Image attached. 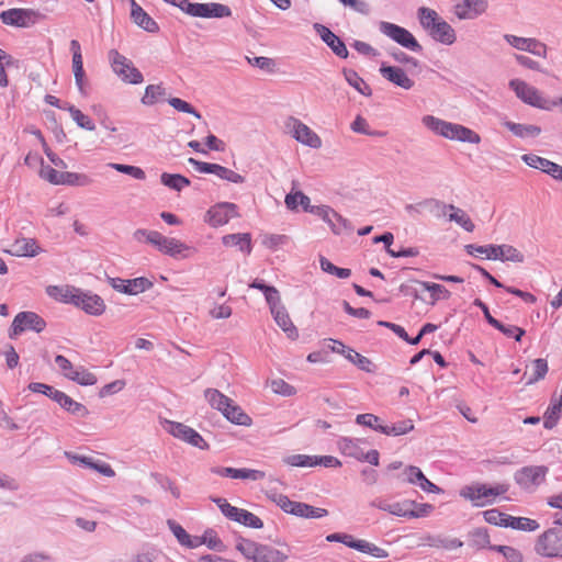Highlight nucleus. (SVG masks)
<instances>
[{
    "label": "nucleus",
    "instance_id": "obj_1",
    "mask_svg": "<svg viewBox=\"0 0 562 562\" xmlns=\"http://www.w3.org/2000/svg\"><path fill=\"white\" fill-rule=\"evenodd\" d=\"M236 548L250 562H285L289 559L286 552L251 540L244 539Z\"/></svg>",
    "mask_w": 562,
    "mask_h": 562
},
{
    "label": "nucleus",
    "instance_id": "obj_2",
    "mask_svg": "<svg viewBox=\"0 0 562 562\" xmlns=\"http://www.w3.org/2000/svg\"><path fill=\"white\" fill-rule=\"evenodd\" d=\"M509 486L505 483L495 485H486L483 483H474L464 486L460 494L470 501L473 506L484 507L495 503L496 498L507 493Z\"/></svg>",
    "mask_w": 562,
    "mask_h": 562
},
{
    "label": "nucleus",
    "instance_id": "obj_3",
    "mask_svg": "<svg viewBox=\"0 0 562 562\" xmlns=\"http://www.w3.org/2000/svg\"><path fill=\"white\" fill-rule=\"evenodd\" d=\"M509 89L525 104L543 111H551L550 100L535 86L522 79H512L508 83Z\"/></svg>",
    "mask_w": 562,
    "mask_h": 562
},
{
    "label": "nucleus",
    "instance_id": "obj_4",
    "mask_svg": "<svg viewBox=\"0 0 562 562\" xmlns=\"http://www.w3.org/2000/svg\"><path fill=\"white\" fill-rule=\"evenodd\" d=\"M270 499L284 513L302 518H323L328 515L327 509L314 507L306 503L291 501L286 495L272 493Z\"/></svg>",
    "mask_w": 562,
    "mask_h": 562
},
{
    "label": "nucleus",
    "instance_id": "obj_5",
    "mask_svg": "<svg viewBox=\"0 0 562 562\" xmlns=\"http://www.w3.org/2000/svg\"><path fill=\"white\" fill-rule=\"evenodd\" d=\"M46 15L32 8H12L0 13L3 24L20 29H29L44 21Z\"/></svg>",
    "mask_w": 562,
    "mask_h": 562
},
{
    "label": "nucleus",
    "instance_id": "obj_6",
    "mask_svg": "<svg viewBox=\"0 0 562 562\" xmlns=\"http://www.w3.org/2000/svg\"><path fill=\"white\" fill-rule=\"evenodd\" d=\"M109 59L114 74L124 82L138 85L144 81L142 72L134 67L133 63L117 50L112 49L109 53Z\"/></svg>",
    "mask_w": 562,
    "mask_h": 562
},
{
    "label": "nucleus",
    "instance_id": "obj_7",
    "mask_svg": "<svg viewBox=\"0 0 562 562\" xmlns=\"http://www.w3.org/2000/svg\"><path fill=\"white\" fill-rule=\"evenodd\" d=\"M555 522L561 527L544 531L536 543L537 553L543 557H562V517L557 518Z\"/></svg>",
    "mask_w": 562,
    "mask_h": 562
},
{
    "label": "nucleus",
    "instance_id": "obj_8",
    "mask_svg": "<svg viewBox=\"0 0 562 562\" xmlns=\"http://www.w3.org/2000/svg\"><path fill=\"white\" fill-rule=\"evenodd\" d=\"M379 30L382 34L390 37L392 41L412 52L419 53L422 50V46L414 37V35L408 30L397 24L381 21L379 23Z\"/></svg>",
    "mask_w": 562,
    "mask_h": 562
},
{
    "label": "nucleus",
    "instance_id": "obj_9",
    "mask_svg": "<svg viewBox=\"0 0 562 562\" xmlns=\"http://www.w3.org/2000/svg\"><path fill=\"white\" fill-rule=\"evenodd\" d=\"M46 322L34 312H20L15 315L10 327V338H15L26 330L41 333L45 329Z\"/></svg>",
    "mask_w": 562,
    "mask_h": 562
},
{
    "label": "nucleus",
    "instance_id": "obj_10",
    "mask_svg": "<svg viewBox=\"0 0 562 562\" xmlns=\"http://www.w3.org/2000/svg\"><path fill=\"white\" fill-rule=\"evenodd\" d=\"M548 471L544 465L524 467L516 471L514 480L522 490L535 491L544 482Z\"/></svg>",
    "mask_w": 562,
    "mask_h": 562
},
{
    "label": "nucleus",
    "instance_id": "obj_11",
    "mask_svg": "<svg viewBox=\"0 0 562 562\" xmlns=\"http://www.w3.org/2000/svg\"><path fill=\"white\" fill-rule=\"evenodd\" d=\"M285 126L296 142L314 149L322 147L321 137L299 119L290 116Z\"/></svg>",
    "mask_w": 562,
    "mask_h": 562
},
{
    "label": "nucleus",
    "instance_id": "obj_12",
    "mask_svg": "<svg viewBox=\"0 0 562 562\" xmlns=\"http://www.w3.org/2000/svg\"><path fill=\"white\" fill-rule=\"evenodd\" d=\"M165 429L175 438H178L199 449H207L209 445L193 428L177 422L167 420Z\"/></svg>",
    "mask_w": 562,
    "mask_h": 562
},
{
    "label": "nucleus",
    "instance_id": "obj_13",
    "mask_svg": "<svg viewBox=\"0 0 562 562\" xmlns=\"http://www.w3.org/2000/svg\"><path fill=\"white\" fill-rule=\"evenodd\" d=\"M406 211L408 213H422L423 211H427L434 216L440 218L448 215L449 221H457V213L454 212V206L452 204L446 205L438 200L427 199L417 204H408L406 205Z\"/></svg>",
    "mask_w": 562,
    "mask_h": 562
},
{
    "label": "nucleus",
    "instance_id": "obj_14",
    "mask_svg": "<svg viewBox=\"0 0 562 562\" xmlns=\"http://www.w3.org/2000/svg\"><path fill=\"white\" fill-rule=\"evenodd\" d=\"M154 247L157 248L161 254L172 258H188L189 251L194 250L186 243L173 237H167L160 233Z\"/></svg>",
    "mask_w": 562,
    "mask_h": 562
},
{
    "label": "nucleus",
    "instance_id": "obj_15",
    "mask_svg": "<svg viewBox=\"0 0 562 562\" xmlns=\"http://www.w3.org/2000/svg\"><path fill=\"white\" fill-rule=\"evenodd\" d=\"M237 216V206L234 203L222 202L212 206L205 214L204 221L212 227H220Z\"/></svg>",
    "mask_w": 562,
    "mask_h": 562
},
{
    "label": "nucleus",
    "instance_id": "obj_16",
    "mask_svg": "<svg viewBox=\"0 0 562 562\" xmlns=\"http://www.w3.org/2000/svg\"><path fill=\"white\" fill-rule=\"evenodd\" d=\"M109 282L111 286L116 290L117 292L130 294V295H136L139 293H143L144 291L148 290L153 283L144 278H135L131 280L121 279V278H110Z\"/></svg>",
    "mask_w": 562,
    "mask_h": 562
},
{
    "label": "nucleus",
    "instance_id": "obj_17",
    "mask_svg": "<svg viewBox=\"0 0 562 562\" xmlns=\"http://www.w3.org/2000/svg\"><path fill=\"white\" fill-rule=\"evenodd\" d=\"M379 71L385 80L404 90H411L415 85L414 80L401 67L390 66L383 61Z\"/></svg>",
    "mask_w": 562,
    "mask_h": 562
},
{
    "label": "nucleus",
    "instance_id": "obj_18",
    "mask_svg": "<svg viewBox=\"0 0 562 562\" xmlns=\"http://www.w3.org/2000/svg\"><path fill=\"white\" fill-rule=\"evenodd\" d=\"M75 306L80 307L87 314L99 316L104 313L105 304L101 296L78 290L75 296Z\"/></svg>",
    "mask_w": 562,
    "mask_h": 562
},
{
    "label": "nucleus",
    "instance_id": "obj_19",
    "mask_svg": "<svg viewBox=\"0 0 562 562\" xmlns=\"http://www.w3.org/2000/svg\"><path fill=\"white\" fill-rule=\"evenodd\" d=\"M314 30L321 36L322 41L340 58H347L349 53L345 43L333 33L327 26L315 23Z\"/></svg>",
    "mask_w": 562,
    "mask_h": 562
},
{
    "label": "nucleus",
    "instance_id": "obj_20",
    "mask_svg": "<svg viewBox=\"0 0 562 562\" xmlns=\"http://www.w3.org/2000/svg\"><path fill=\"white\" fill-rule=\"evenodd\" d=\"M423 124L436 135L448 139L457 138V125L438 119L434 115H425L422 119Z\"/></svg>",
    "mask_w": 562,
    "mask_h": 562
},
{
    "label": "nucleus",
    "instance_id": "obj_21",
    "mask_svg": "<svg viewBox=\"0 0 562 562\" xmlns=\"http://www.w3.org/2000/svg\"><path fill=\"white\" fill-rule=\"evenodd\" d=\"M364 443V439L351 437H339L336 442L337 449L342 456L353 458L358 461L361 460L364 453V449L362 448Z\"/></svg>",
    "mask_w": 562,
    "mask_h": 562
},
{
    "label": "nucleus",
    "instance_id": "obj_22",
    "mask_svg": "<svg viewBox=\"0 0 562 562\" xmlns=\"http://www.w3.org/2000/svg\"><path fill=\"white\" fill-rule=\"evenodd\" d=\"M131 18L136 25L146 32L156 33L159 31L156 21L135 0H131Z\"/></svg>",
    "mask_w": 562,
    "mask_h": 562
},
{
    "label": "nucleus",
    "instance_id": "obj_23",
    "mask_svg": "<svg viewBox=\"0 0 562 562\" xmlns=\"http://www.w3.org/2000/svg\"><path fill=\"white\" fill-rule=\"evenodd\" d=\"M487 7V0H461L459 1V20H474L482 15Z\"/></svg>",
    "mask_w": 562,
    "mask_h": 562
},
{
    "label": "nucleus",
    "instance_id": "obj_24",
    "mask_svg": "<svg viewBox=\"0 0 562 562\" xmlns=\"http://www.w3.org/2000/svg\"><path fill=\"white\" fill-rule=\"evenodd\" d=\"M562 416V387L559 395L553 394L548 408L543 415V427L546 429H552L557 426L559 419Z\"/></svg>",
    "mask_w": 562,
    "mask_h": 562
},
{
    "label": "nucleus",
    "instance_id": "obj_25",
    "mask_svg": "<svg viewBox=\"0 0 562 562\" xmlns=\"http://www.w3.org/2000/svg\"><path fill=\"white\" fill-rule=\"evenodd\" d=\"M41 251V247L33 238H19L11 246L8 252L16 257H35Z\"/></svg>",
    "mask_w": 562,
    "mask_h": 562
},
{
    "label": "nucleus",
    "instance_id": "obj_26",
    "mask_svg": "<svg viewBox=\"0 0 562 562\" xmlns=\"http://www.w3.org/2000/svg\"><path fill=\"white\" fill-rule=\"evenodd\" d=\"M167 525L178 542L189 549H194L204 543V540L196 536L189 535L182 526L177 524L175 520L169 519Z\"/></svg>",
    "mask_w": 562,
    "mask_h": 562
},
{
    "label": "nucleus",
    "instance_id": "obj_27",
    "mask_svg": "<svg viewBox=\"0 0 562 562\" xmlns=\"http://www.w3.org/2000/svg\"><path fill=\"white\" fill-rule=\"evenodd\" d=\"M277 325L286 334L288 338L295 340L299 337L297 328L292 323L284 306L271 312Z\"/></svg>",
    "mask_w": 562,
    "mask_h": 562
},
{
    "label": "nucleus",
    "instance_id": "obj_28",
    "mask_svg": "<svg viewBox=\"0 0 562 562\" xmlns=\"http://www.w3.org/2000/svg\"><path fill=\"white\" fill-rule=\"evenodd\" d=\"M494 249L493 260L510 261L515 263L525 261L524 254L512 245H494Z\"/></svg>",
    "mask_w": 562,
    "mask_h": 562
},
{
    "label": "nucleus",
    "instance_id": "obj_29",
    "mask_svg": "<svg viewBox=\"0 0 562 562\" xmlns=\"http://www.w3.org/2000/svg\"><path fill=\"white\" fill-rule=\"evenodd\" d=\"M78 290L79 289L70 285H48L46 288V293L52 299L61 303L75 304V296L77 295Z\"/></svg>",
    "mask_w": 562,
    "mask_h": 562
},
{
    "label": "nucleus",
    "instance_id": "obj_30",
    "mask_svg": "<svg viewBox=\"0 0 562 562\" xmlns=\"http://www.w3.org/2000/svg\"><path fill=\"white\" fill-rule=\"evenodd\" d=\"M223 245L226 247H238L240 251L250 254L251 237L248 233L228 234L222 238Z\"/></svg>",
    "mask_w": 562,
    "mask_h": 562
},
{
    "label": "nucleus",
    "instance_id": "obj_31",
    "mask_svg": "<svg viewBox=\"0 0 562 562\" xmlns=\"http://www.w3.org/2000/svg\"><path fill=\"white\" fill-rule=\"evenodd\" d=\"M504 126L508 128L515 136L520 138H535L541 134V128L535 124H519L506 121Z\"/></svg>",
    "mask_w": 562,
    "mask_h": 562
},
{
    "label": "nucleus",
    "instance_id": "obj_32",
    "mask_svg": "<svg viewBox=\"0 0 562 562\" xmlns=\"http://www.w3.org/2000/svg\"><path fill=\"white\" fill-rule=\"evenodd\" d=\"M204 397L212 408L217 409L222 414L228 409L227 407H229V404L233 402V400L216 389H206L204 391Z\"/></svg>",
    "mask_w": 562,
    "mask_h": 562
},
{
    "label": "nucleus",
    "instance_id": "obj_33",
    "mask_svg": "<svg viewBox=\"0 0 562 562\" xmlns=\"http://www.w3.org/2000/svg\"><path fill=\"white\" fill-rule=\"evenodd\" d=\"M55 402L58 403L65 411L78 417H85L89 413L85 405L74 401L70 396L61 391L59 394H57Z\"/></svg>",
    "mask_w": 562,
    "mask_h": 562
},
{
    "label": "nucleus",
    "instance_id": "obj_34",
    "mask_svg": "<svg viewBox=\"0 0 562 562\" xmlns=\"http://www.w3.org/2000/svg\"><path fill=\"white\" fill-rule=\"evenodd\" d=\"M429 35L445 44H451L454 41V30L441 19L429 31Z\"/></svg>",
    "mask_w": 562,
    "mask_h": 562
},
{
    "label": "nucleus",
    "instance_id": "obj_35",
    "mask_svg": "<svg viewBox=\"0 0 562 562\" xmlns=\"http://www.w3.org/2000/svg\"><path fill=\"white\" fill-rule=\"evenodd\" d=\"M228 409L223 413V416L233 424L240 426H250L251 418L247 415L243 408L235 404L234 401L229 404Z\"/></svg>",
    "mask_w": 562,
    "mask_h": 562
},
{
    "label": "nucleus",
    "instance_id": "obj_36",
    "mask_svg": "<svg viewBox=\"0 0 562 562\" xmlns=\"http://www.w3.org/2000/svg\"><path fill=\"white\" fill-rule=\"evenodd\" d=\"M160 182L164 186H166L167 188H169L173 191H177V192L182 191L184 188L189 187L191 183L190 180L182 175L168 173V172L161 173Z\"/></svg>",
    "mask_w": 562,
    "mask_h": 562
},
{
    "label": "nucleus",
    "instance_id": "obj_37",
    "mask_svg": "<svg viewBox=\"0 0 562 562\" xmlns=\"http://www.w3.org/2000/svg\"><path fill=\"white\" fill-rule=\"evenodd\" d=\"M344 77L346 81L355 88L359 93L366 97H370L372 94V89L370 86L358 75L357 71L352 69H345Z\"/></svg>",
    "mask_w": 562,
    "mask_h": 562
},
{
    "label": "nucleus",
    "instance_id": "obj_38",
    "mask_svg": "<svg viewBox=\"0 0 562 562\" xmlns=\"http://www.w3.org/2000/svg\"><path fill=\"white\" fill-rule=\"evenodd\" d=\"M284 203L289 210H296L299 205L306 212L311 206V199L301 191L286 194Z\"/></svg>",
    "mask_w": 562,
    "mask_h": 562
},
{
    "label": "nucleus",
    "instance_id": "obj_39",
    "mask_svg": "<svg viewBox=\"0 0 562 562\" xmlns=\"http://www.w3.org/2000/svg\"><path fill=\"white\" fill-rule=\"evenodd\" d=\"M92 178L86 173L79 172H63L61 184L74 187H88L92 183Z\"/></svg>",
    "mask_w": 562,
    "mask_h": 562
},
{
    "label": "nucleus",
    "instance_id": "obj_40",
    "mask_svg": "<svg viewBox=\"0 0 562 562\" xmlns=\"http://www.w3.org/2000/svg\"><path fill=\"white\" fill-rule=\"evenodd\" d=\"M507 527L524 531H535L539 528V524L527 517H514L508 515Z\"/></svg>",
    "mask_w": 562,
    "mask_h": 562
},
{
    "label": "nucleus",
    "instance_id": "obj_41",
    "mask_svg": "<svg viewBox=\"0 0 562 562\" xmlns=\"http://www.w3.org/2000/svg\"><path fill=\"white\" fill-rule=\"evenodd\" d=\"M418 20L420 25L429 33V31L436 25V23L440 20L438 13L429 8L422 7L417 12Z\"/></svg>",
    "mask_w": 562,
    "mask_h": 562
},
{
    "label": "nucleus",
    "instance_id": "obj_42",
    "mask_svg": "<svg viewBox=\"0 0 562 562\" xmlns=\"http://www.w3.org/2000/svg\"><path fill=\"white\" fill-rule=\"evenodd\" d=\"M67 379L80 385H93L97 382L95 375L83 368H75L74 371L67 373Z\"/></svg>",
    "mask_w": 562,
    "mask_h": 562
},
{
    "label": "nucleus",
    "instance_id": "obj_43",
    "mask_svg": "<svg viewBox=\"0 0 562 562\" xmlns=\"http://www.w3.org/2000/svg\"><path fill=\"white\" fill-rule=\"evenodd\" d=\"M548 362L546 359L539 358L533 360L529 379L526 382L527 385L533 384L539 380H542L548 373Z\"/></svg>",
    "mask_w": 562,
    "mask_h": 562
},
{
    "label": "nucleus",
    "instance_id": "obj_44",
    "mask_svg": "<svg viewBox=\"0 0 562 562\" xmlns=\"http://www.w3.org/2000/svg\"><path fill=\"white\" fill-rule=\"evenodd\" d=\"M464 250L468 255L475 257V258H485L493 260L494 256V245H475V244H468L464 246Z\"/></svg>",
    "mask_w": 562,
    "mask_h": 562
},
{
    "label": "nucleus",
    "instance_id": "obj_45",
    "mask_svg": "<svg viewBox=\"0 0 562 562\" xmlns=\"http://www.w3.org/2000/svg\"><path fill=\"white\" fill-rule=\"evenodd\" d=\"M67 111L79 127L87 131L95 130V124L93 121L88 115L83 114L79 109L75 108L74 105H68Z\"/></svg>",
    "mask_w": 562,
    "mask_h": 562
},
{
    "label": "nucleus",
    "instance_id": "obj_46",
    "mask_svg": "<svg viewBox=\"0 0 562 562\" xmlns=\"http://www.w3.org/2000/svg\"><path fill=\"white\" fill-rule=\"evenodd\" d=\"M521 160L529 167L541 170L547 173L549 168L551 167L552 161L540 157L535 154H525L521 156Z\"/></svg>",
    "mask_w": 562,
    "mask_h": 562
},
{
    "label": "nucleus",
    "instance_id": "obj_47",
    "mask_svg": "<svg viewBox=\"0 0 562 562\" xmlns=\"http://www.w3.org/2000/svg\"><path fill=\"white\" fill-rule=\"evenodd\" d=\"M283 462L290 467L312 468L316 467L315 456L290 454L283 458Z\"/></svg>",
    "mask_w": 562,
    "mask_h": 562
},
{
    "label": "nucleus",
    "instance_id": "obj_48",
    "mask_svg": "<svg viewBox=\"0 0 562 562\" xmlns=\"http://www.w3.org/2000/svg\"><path fill=\"white\" fill-rule=\"evenodd\" d=\"M414 429V424L411 419L402 420L395 423L391 426L385 425V428H382V434L387 436H401L405 435Z\"/></svg>",
    "mask_w": 562,
    "mask_h": 562
},
{
    "label": "nucleus",
    "instance_id": "obj_49",
    "mask_svg": "<svg viewBox=\"0 0 562 562\" xmlns=\"http://www.w3.org/2000/svg\"><path fill=\"white\" fill-rule=\"evenodd\" d=\"M321 269L329 274L336 276L339 279H347L351 276V270L347 268L336 267L327 258L321 257L319 259Z\"/></svg>",
    "mask_w": 562,
    "mask_h": 562
},
{
    "label": "nucleus",
    "instance_id": "obj_50",
    "mask_svg": "<svg viewBox=\"0 0 562 562\" xmlns=\"http://www.w3.org/2000/svg\"><path fill=\"white\" fill-rule=\"evenodd\" d=\"M108 167L116 170L117 172L128 175L137 180H144L146 178L145 171L136 166L109 162Z\"/></svg>",
    "mask_w": 562,
    "mask_h": 562
},
{
    "label": "nucleus",
    "instance_id": "obj_51",
    "mask_svg": "<svg viewBox=\"0 0 562 562\" xmlns=\"http://www.w3.org/2000/svg\"><path fill=\"white\" fill-rule=\"evenodd\" d=\"M357 551L367 553L378 559H385L389 557V552L385 549L380 548L374 543L362 539H360Z\"/></svg>",
    "mask_w": 562,
    "mask_h": 562
},
{
    "label": "nucleus",
    "instance_id": "obj_52",
    "mask_svg": "<svg viewBox=\"0 0 562 562\" xmlns=\"http://www.w3.org/2000/svg\"><path fill=\"white\" fill-rule=\"evenodd\" d=\"M213 175L232 183H243L245 181L241 175L218 164L215 165Z\"/></svg>",
    "mask_w": 562,
    "mask_h": 562
},
{
    "label": "nucleus",
    "instance_id": "obj_53",
    "mask_svg": "<svg viewBox=\"0 0 562 562\" xmlns=\"http://www.w3.org/2000/svg\"><path fill=\"white\" fill-rule=\"evenodd\" d=\"M356 423L358 425L372 428V429H374V430H376V431H379L381 434H382V428H385V425H383L381 423L380 417H378V416H375L373 414H370V413L358 415L356 417Z\"/></svg>",
    "mask_w": 562,
    "mask_h": 562
},
{
    "label": "nucleus",
    "instance_id": "obj_54",
    "mask_svg": "<svg viewBox=\"0 0 562 562\" xmlns=\"http://www.w3.org/2000/svg\"><path fill=\"white\" fill-rule=\"evenodd\" d=\"M492 326L502 331L505 336L515 338L517 341H519L525 335V330L522 328L514 325H505L497 319H492Z\"/></svg>",
    "mask_w": 562,
    "mask_h": 562
},
{
    "label": "nucleus",
    "instance_id": "obj_55",
    "mask_svg": "<svg viewBox=\"0 0 562 562\" xmlns=\"http://www.w3.org/2000/svg\"><path fill=\"white\" fill-rule=\"evenodd\" d=\"M350 128L355 133H359V134H363V135H369V136H382L384 134V133L379 132V131H372L370 128L369 123L367 122V120L363 116H361V115H357L356 116V119L353 120V122L350 125Z\"/></svg>",
    "mask_w": 562,
    "mask_h": 562
},
{
    "label": "nucleus",
    "instance_id": "obj_56",
    "mask_svg": "<svg viewBox=\"0 0 562 562\" xmlns=\"http://www.w3.org/2000/svg\"><path fill=\"white\" fill-rule=\"evenodd\" d=\"M470 541L474 547H476L479 549H484V548L491 549V547H492L490 544V536L487 533V530L484 528L474 529L470 533Z\"/></svg>",
    "mask_w": 562,
    "mask_h": 562
},
{
    "label": "nucleus",
    "instance_id": "obj_57",
    "mask_svg": "<svg viewBox=\"0 0 562 562\" xmlns=\"http://www.w3.org/2000/svg\"><path fill=\"white\" fill-rule=\"evenodd\" d=\"M165 94V89L161 85H149L145 89L142 98V103L145 105H153L159 97Z\"/></svg>",
    "mask_w": 562,
    "mask_h": 562
},
{
    "label": "nucleus",
    "instance_id": "obj_58",
    "mask_svg": "<svg viewBox=\"0 0 562 562\" xmlns=\"http://www.w3.org/2000/svg\"><path fill=\"white\" fill-rule=\"evenodd\" d=\"M289 237L286 235H280V234H267L262 237V245L274 251L285 244H288Z\"/></svg>",
    "mask_w": 562,
    "mask_h": 562
},
{
    "label": "nucleus",
    "instance_id": "obj_59",
    "mask_svg": "<svg viewBox=\"0 0 562 562\" xmlns=\"http://www.w3.org/2000/svg\"><path fill=\"white\" fill-rule=\"evenodd\" d=\"M346 359H348L350 362L356 364L359 369L366 371V372H372L373 371V364L370 359L367 357L358 353L353 349H350L348 351V355H346Z\"/></svg>",
    "mask_w": 562,
    "mask_h": 562
},
{
    "label": "nucleus",
    "instance_id": "obj_60",
    "mask_svg": "<svg viewBox=\"0 0 562 562\" xmlns=\"http://www.w3.org/2000/svg\"><path fill=\"white\" fill-rule=\"evenodd\" d=\"M484 520L491 525L507 527L508 515L496 508L483 512Z\"/></svg>",
    "mask_w": 562,
    "mask_h": 562
},
{
    "label": "nucleus",
    "instance_id": "obj_61",
    "mask_svg": "<svg viewBox=\"0 0 562 562\" xmlns=\"http://www.w3.org/2000/svg\"><path fill=\"white\" fill-rule=\"evenodd\" d=\"M214 503L220 507L222 514L229 518L231 520L236 521L239 513L243 508L235 507L231 505L225 498L218 497L213 499Z\"/></svg>",
    "mask_w": 562,
    "mask_h": 562
},
{
    "label": "nucleus",
    "instance_id": "obj_62",
    "mask_svg": "<svg viewBox=\"0 0 562 562\" xmlns=\"http://www.w3.org/2000/svg\"><path fill=\"white\" fill-rule=\"evenodd\" d=\"M236 521L254 529H260L263 526L262 520L258 516L246 509H241Z\"/></svg>",
    "mask_w": 562,
    "mask_h": 562
},
{
    "label": "nucleus",
    "instance_id": "obj_63",
    "mask_svg": "<svg viewBox=\"0 0 562 562\" xmlns=\"http://www.w3.org/2000/svg\"><path fill=\"white\" fill-rule=\"evenodd\" d=\"M331 223L333 224H329L328 226L335 235H349L353 231L351 222L342 217L340 214L339 220H334Z\"/></svg>",
    "mask_w": 562,
    "mask_h": 562
},
{
    "label": "nucleus",
    "instance_id": "obj_64",
    "mask_svg": "<svg viewBox=\"0 0 562 562\" xmlns=\"http://www.w3.org/2000/svg\"><path fill=\"white\" fill-rule=\"evenodd\" d=\"M271 390L282 396H292L296 393L295 387L282 379H274L270 383Z\"/></svg>",
    "mask_w": 562,
    "mask_h": 562
}]
</instances>
